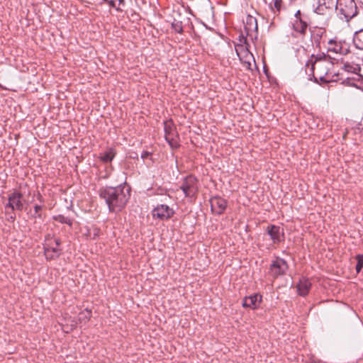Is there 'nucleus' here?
Listing matches in <instances>:
<instances>
[{
	"mask_svg": "<svg viewBox=\"0 0 363 363\" xmlns=\"http://www.w3.org/2000/svg\"><path fill=\"white\" fill-rule=\"evenodd\" d=\"M99 197L104 200L111 213H118L127 205L130 197V189L124 184L103 186L98 190Z\"/></svg>",
	"mask_w": 363,
	"mask_h": 363,
	"instance_id": "nucleus-1",
	"label": "nucleus"
},
{
	"mask_svg": "<svg viewBox=\"0 0 363 363\" xmlns=\"http://www.w3.org/2000/svg\"><path fill=\"white\" fill-rule=\"evenodd\" d=\"M355 259L357 261L356 265V272L357 273H359L363 268V255H357L355 257Z\"/></svg>",
	"mask_w": 363,
	"mask_h": 363,
	"instance_id": "nucleus-19",
	"label": "nucleus"
},
{
	"mask_svg": "<svg viewBox=\"0 0 363 363\" xmlns=\"http://www.w3.org/2000/svg\"><path fill=\"white\" fill-rule=\"evenodd\" d=\"M317 6L314 11L319 15H324L328 9L335 5V0H315Z\"/></svg>",
	"mask_w": 363,
	"mask_h": 363,
	"instance_id": "nucleus-11",
	"label": "nucleus"
},
{
	"mask_svg": "<svg viewBox=\"0 0 363 363\" xmlns=\"http://www.w3.org/2000/svg\"><path fill=\"white\" fill-rule=\"evenodd\" d=\"M281 5L282 0H273V5L271 4L270 6L272 9L274 8L277 11H279L281 10Z\"/></svg>",
	"mask_w": 363,
	"mask_h": 363,
	"instance_id": "nucleus-22",
	"label": "nucleus"
},
{
	"mask_svg": "<svg viewBox=\"0 0 363 363\" xmlns=\"http://www.w3.org/2000/svg\"><path fill=\"white\" fill-rule=\"evenodd\" d=\"M266 231L270 236L274 243L281 242V237L284 236V229L279 226L271 225L267 227Z\"/></svg>",
	"mask_w": 363,
	"mask_h": 363,
	"instance_id": "nucleus-10",
	"label": "nucleus"
},
{
	"mask_svg": "<svg viewBox=\"0 0 363 363\" xmlns=\"http://www.w3.org/2000/svg\"><path fill=\"white\" fill-rule=\"evenodd\" d=\"M174 214V211L169 206L161 204L157 205L153 208L152 215L154 218H158L162 220H168Z\"/></svg>",
	"mask_w": 363,
	"mask_h": 363,
	"instance_id": "nucleus-6",
	"label": "nucleus"
},
{
	"mask_svg": "<svg viewBox=\"0 0 363 363\" xmlns=\"http://www.w3.org/2000/svg\"><path fill=\"white\" fill-rule=\"evenodd\" d=\"M311 286V283L308 279H303L300 280L298 284L297 285V290L298 294L305 296L309 292V290Z\"/></svg>",
	"mask_w": 363,
	"mask_h": 363,
	"instance_id": "nucleus-16",
	"label": "nucleus"
},
{
	"mask_svg": "<svg viewBox=\"0 0 363 363\" xmlns=\"http://www.w3.org/2000/svg\"><path fill=\"white\" fill-rule=\"evenodd\" d=\"M62 249L49 245L44 246V255L47 259H55L61 255Z\"/></svg>",
	"mask_w": 363,
	"mask_h": 363,
	"instance_id": "nucleus-13",
	"label": "nucleus"
},
{
	"mask_svg": "<svg viewBox=\"0 0 363 363\" xmlns=\"http://www.w3.org/2000/svg\"><path fill=\"white\" fill-rule=\"evenodd\" d=\"M118 2L120 4H124V0H118Z\"/></svg>",
	"mask_w": 363,
	"mask_h": 363,
	"instance_id": "nucleus-30",
	"label": "nucleus"
},
{
	"mask_svg": "<svg viewBox=\"0 0 363 363\" xmlns=\"http://www.w3.org/2000/svg\"><path fill=\"white\" fill-rule=\"evenodd\" d=\"M55 220L61 223H66L69 225H72V221L70 218L68 217H65L62 215H59L57 217L55 218Z\"/></svg>",
	"mask_w": 363,
	"mask_h": 363,
	"instance_id": "nucleus-21",
	"label": "nucleus"
},
{
	"mask_svg": "<svg viewBox=\"0 0 363 363\" xmlns=\"http://www.w3.org/2000/svg\"><path fill=\"white\" fill-rule=\"evenodd\" d=\"M333 65L332 62L329 60H316L311 66V77L309 79L313 80L315 83H318V79L320 82L328 83L329 81L325 79V76L328 74Z\"/></svg>",
	"mask_w": 363,
	"mask_h": 363,
	"instance_id": "nucleus-3",
	"label": "nucleus"
},
{
	"mask_svg": "<svg viewBox=\"0 0 363 363\" xmlns=\"http://www.w3.org/2000/svg\"><path fill=\"white\" fill-rule=\"evenodd\" d=\"M81 315H83L84 318L89 319L91 316V311L86 310V311L82 312Z\"/></svg>",
	"mask_w": 363,
	"mask_h": 363,
	"instance_id": "nucleus-25",
	"label": "nucleus"
},
{
	"mask_svg": "<svg viewBox=\"0 0 363 363\" xmlns=\"http://www.w3.org/2000/svg\"><path fill=\"white\" fill-rule=\"evenodd\" d=\"M9 220H15V216L11 215L9 218Z\"/></svg>",
	"mask_w": 363,
	"mask_h": 363,
	"instance_id": "nucleus-29",
	"label": "nucleus"
},
{
	"mask_svg": "<svg viewBox=\"0 0 363 363\" xmlns=\"http://www.w3.org/2000/svg\"><path fill=\"white\" fill-rule=\"evenodd\" d=\"M23 208V195L18 191H14L9 196V203L6 205V210L11 209L12 211H22Z\"/></svg>",
	"mask_w": 363,
	"mask_h": 363,
	"instance_id": "nucleus-8",
	"label": "nucleus"
},
{
	"mask_svg": "<svg viewBox=\"0 0 363 363\" xmlns=\"http://www.w3.org/2000/svg\"><path fill=\"white\" fill-rule=\"evenodd\" d=\"M262 296L258 294H255L249 296H245L242 300V306L251 309H257L259 307Z\"/></svg>",
	"mask_w": 363,
	"mask_h": 363,
	"instance_id": "nucleus-9",
	"label": "nucleus"
},
{
	"mask_svg": "<svg viewBox=\"0 0 363 363\" xmlns=\"http://www.w3.org/2000/svg\"><path fill=\"white\" fill-rule=\"evenodd\" d=\"M150 153L149 152L145 151L141 154V158L143 160H145V159L148 158L150 157Z\"/></svg>",
	"mask_w": 363,
	"mask_h": 363,
	"instance_id": "nucleus-26",
	"label": "nucleus"
},
{
	"mask_svg": "<svg viewBox=\"0 0 363 363\" xmlns=\"http://www.w3.org/2000/svg\"><path fill=\"white\" fill-rule=\"evenodd\" d=\"M103 1L108 2L111 7L116 8L115 1L113 0H110V1L103 0Z\"/></svg>",
	"mask_w": 363,
	"mask_h": 363,
	"instance_id": "nucleus-27",
	"label": "nucleus"
},
{
	"mask_svg": "<svg viewBox=\"0 0 363 363\" xmlns=\"http://www.w3.org/2000/svg\"><path fill=\"white\" fill-rule=\"evenodd\" d=\"M294 16H295V20H298V18L307 17L306 15L302 14L299 10L296 11Z\"/></svg>",
	"mask_w": 363,
	"mask_h": 363,
	"instance_id": "nucleus-24",
	"label": "nucleus"
},
{
	"mask_svg": "<svg viewBox=\"0 0 363 363\" xmlns=\"http://www.w3.org/2000/svg\"><path fill=\"white\" fill-rule=\"evenodd\" d=\"M164 129L165 133V140L172 147L177 145V133L172 121H166L164 122Z\"/></svg>",
	"mask_w": 363,
	"mask_h": 363,
	"instance_id": "nucleus-7",
	"label": "nucleus"
},
{
	"mask_svg": "<svg viewBox=\"0 0 363 363\" xmlns=\"http://www.w3.org/2000/svg\"><path fill=\"white\" fill-rule=\"evenodd\" d=\"M180 189L182 190L186 197L193 198L196 196L198 191L196 179L191 175L185 177Z\"/></svg>",
	"mask_w": 363,
	"mask_h": 363,
	"instance_id": "nucleus-4",
	"label": "nucleus"
},
{
	"mask_svg": "<svg viewBox=\"0 0 363 363\" xmlns=\"http://www.w3.org/2000/svg\"><path fill=\"white\" fill-rule=\"evenodd\" d=\"M335 11L342 20L349 22L357 14V7L354 0H335Z\"/></svg>",
	"mask_w": 363,
	"mask_h": 363,
	"instance_id": "nucleus-2",
	"label": "nucleus"
},
{
	"mask_svg": "<svg viewBox=\"0 0 363 363\" xmlns=\"http://www.w3.org/2000/svg\"><path fill=\"white\" fill-rule=\"evenodd\" d=\"M353 42L356 48L363 50V28L354 33Z\"/></svg>",
	"mask_w": 363,
	"mask_h": 363,
	"instance_id": "nucleus-17",
	"label": "nucleus"
},
{
	"mask_svg": "<svg viewBox=\"0 0 363 363\" xmlns=\"http://www.w3.org/2000/svg\"><path fill=\"white\" fill-rule=\"evenodd\" d=\"M172 28L175 32L178 33H182L183 32L182 24L179 21L174 20L172 23Z\"/></svg>",
	"mask_w": 363,
	"mask_h": 363,
	"instance_id": "nucleus-20",
	"label": "nucleus"
},
{
	"mask_svg": "<svg viewBox=\"0 0 363 363\" xmlns=\"http://www.w3.org/2000/svg\"><path fill=\"white\" fill-rule=\"evenodd\" d=\"M55 245H56V246H55V247H60V244H61V241H60V239H55Z\"/></svg>",
	"mask_w": 363,
	"mask_h": 363,
	"instance_id": "nucleus-28",
	"label": "nucleus"
},
{
	"mask_svg": "<svg viewBox=\"0 0 363 363\" xmlns=\"http://www.w3.org/2000/svg\"><path fill=\"white\" fill-rule=\"evenodd\" d=\"M107 177H108L107 174H106L105 176H103L102 177L107 178Z\"/></svg>",
	"mask_w": 363,
	"mask_h": 363,
	"instance_id": "nucleus-31",
	"label": "nucleus"
},
{
	"mask_svg": "<svg viewBox=\"0 0 363 363\" xmlns=\"http://www.w3.org/2000/svg\"><path fill=\"white\" fill-rule=\"evenodd\" d=\"M42 209V206H40V205H35L34 206V212H35V215L34 216L35 217H38V218H41V214L40 213V211H41Z\"/></svg>",
	"mask_w": 363,
	"mask_h": 363,
	"instance_id": "nucleus-23",
	"label": "nucleus"
},
{
	"mask_svg": "<svg viewBox=\"0 0 363 363\" xmlns=\"http://www.w3.org/2000/svg\"><path fill=\"white\" fill-rule=\"evenodd\" d=\"M257 19L252 16H247L245 23V30L248 35H252V32L257 31Z\"/></svg>",
	"mask_w": 363,
	"mask_h": 363,
	"instance_id": "nucleus-14",
	"label": "nucleus"
},
{
	"mask_svg": "<svg viewBox=\"0 0 363 363\" xmlns=\"http://www.w3.org/2000/svg\"><path fill=\"white\" fill-rule=\"evenodd\" d=\"M211 208L215 209L217 214H222L226 208L227 202L220 197H214L211 200Z\"/></svg>",
	"mask_w": 363,
	"mask_h": 363,
	"instance_id": "nucleus-12",
	"label": "nucleus"
},
{
	"mask_svg": "<svg viewBox=\"0 0 363 363\" xmlns=\"http://www.w3.org/2000/svg\"><path fill=\"white\" fill-rule=\"evenodd\" d=\"M114 157H115V152L113 151V149H109L106 152H104V153H102L101 155L100 158L104 162H110L113 160Z\"/></svg>",
	"mask_w": 363,
	"mask_h": 363,
	"instance_id": "nucleus-18",
	"label": "nucleus"
},
{
	"mask_svg": "<svg viewBox=\"0 0 363 363\" xmlns=\"http://www.w3.org/2000/svg\"><path fill=\"white\" fill-rule=\"evenodd\" d=\"M307 27V17L294 20L293 22V28L294 30L301 34H305Z\"/></svg>",
	"mask_w": 363,
	"mask_h": 363,
	"instance_id": "nucleus-15",
	"label": "nucleus"
},
{
	"mask_svg": "<svg viewBox=\"0 0 363 363\" xmlns=\"http://www.w3.org/2000/svg\"><path fill=\"white\" fill-rule=\"evenodd\" d=\"M287 269V262L284 259L277 257L272 262L269 273L274 278H277L284 275Z\"/></svg>",
	"mask_w": 363,
	"mask_h": 363,
	"instance_id": "nucleus-5",
	"label": "nucleus"
}]
</instances>
